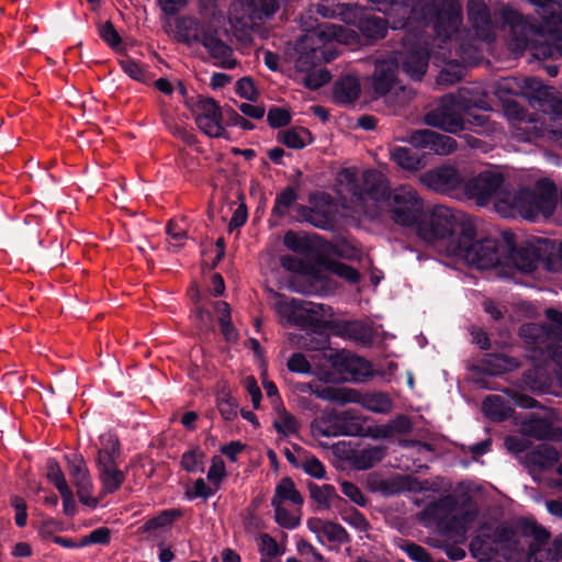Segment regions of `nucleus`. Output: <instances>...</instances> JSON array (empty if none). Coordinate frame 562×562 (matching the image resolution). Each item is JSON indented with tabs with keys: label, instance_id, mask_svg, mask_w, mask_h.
Here are the masks:
<instances>
[{
	"label": "nucleus",
	"instance_id": "nucleus-26",
	"mask_svg": "<svg viewBox=\"0 0 562 562\" xmlns=\"http://www.w3.org/2000/svg\"><path fill=\"white\" fill-rule=\"evenodd\" d=\"M103 458L102 462H97L99 480L102 484L101 495L116 492L125 481V473L119 468L116 460Z\"/></svg>",
	"mask_w": 562,
	"mask_h": 562
},
{
	"label": "nucleus",
	"instance_id": "nucleus-59",
	"mask_svg": "<svg viewBox=\"0 0 562 562\" xmlns=\"http://www.w3.org/2000/svg\"><path fill=\"white\" fill-rule=\"evenodd\" d=\"M204 453L200 449H192L182 456L181 464L189 472L199 470L203 462Z\"/></svg>",
	"mask_w": 562,
	"mask_h": 562
},
{
	"label": "nucleus",
	"instance_id": "nucleus-16",
	"mask_svg": "<svg viewBox=\"0 0 562 562\" xmlns=\"http://www.w3.org/2000/svg\"><path fill=\"white\" fill-rule=\"evenodd\" d=\"M559 415L553 409H542L538 413H529L520 423L522 435L539 440H562V427L558 426Z\"/></svg>",
	"mask_w": 562,
	"mask_h": 562
},
{
	"label": "nucleus",
	"instance_id": "nucleus-56",
	"mask_svg": "<svg viewBox=\"0 0 562 562\" xmlns=\"http://www.w3.org/2000/svg\"><path fill=\"white\" fill-rule=\"evenodd\" d=\"M477 512L475 509H469L463 513L460 518H457L451 528L456 530V533L460 537H464L467 531L471 528L473 521L475 520Z\"/></svg>",
	"mask_w": 562,
	"mask_h": 562
},
{
	"label": "nucleus",
	"instance_id": "nucleus-10",
	"mask_svg": "<svg viewBox=\"0 0 562 562\" xmlns=\"http://www.w3.org/2000/svg\"><path fill=\"white\" fill-rule=\"evenodd\" d=\"M470 106L486 110L488 104L485 98L463 88L457 95L445 97L436 109L426 114L425 121L428 125L448 133H458L464 130L463 113Z\"/></svg>",
	"mask_w": 562,
	"mask_h": 562
},
{
	"label": "nucleus",
	"instance_id": "nucleus-55",
	"mask_svg": "<svg viewBox=\"0 0 562 562\" xmlns=\"http://www.w3.org/2000/svg\"><path fill=\"white\" fill-rule=\"evenodd\" d=\"M217 407L221 415L226 420H232L236 417V404L231 398L229 394L226 392H222L217 396Z\"/></svg>",
	"mask_w": 562,
	"mask_h": 562
},
{
	"label": "nucleus",
	"instance_id": "nucleus-23",
	"mask_svg": "<svg viewBox=\"0 0 562 562\" xmlns=\"http://www.w3.org/2000/svg\"><path fill=\"white\" fill-rule=\"evenodd\" d=\"M468 15L476 36L490 42L495 36L494 26L490 19V11L481 0H471L468 4Z\"/></svg>",
	"mask_w": 562,
	"mask_h": 562
},
{
	"label": "nucleus",
	"instance_id": "nucleus-27",
	"mask_svg": "<svg viewBox=\"0 0 562 562\" xmlns=\"http://www.w3.org/2000/svg\"><path fill=\"white\" fill-rule=\"evenodd\" d=\"M359 4L345 3L342 0H321L316 5V12L323 18H339L345 23L357 21Z\"/></svg>",
	"mask_w": 562,
	"mask_h": 562
},
{
	"label": "nucleus",
	"instance_id": "nucleus-57",
	"mask_svg": "<svg viewBox=\"0 0 562 562\" xmlns=\"http://www.w3.org/2000/svg\"><path fill=\"white\" fill-rule=\"evenodd\" d=\"M411 428H412L411 420L404 415H398L385 426V428L382 430V432H383V436L386 437L393 432H398V434L408 432L411 430Z\"/></svg>",
	"mask_w": 562,
	"mask_h": 562
},
{
	"label": "nucleus",
	"instance_id": "nucleus-11",
	"mask_svg": "<svg viewBox=\"0 0 562 562\" xmlns=\"http://www.w3.org/2000/svg\"><path fill=\"white\" fill-rule=\"evenodd\" d=\"M278 0H236L228 12V22L236 38L240 42L250 41V32L274 16L279 11Z\"/></svg>",
	"mask_w": 562,
	"mask_h": 562
},
{
	"label": "nucleus",
	"instance_id": "nucleus-53",
	"mask_svg": "<svg viewBox=\"0 0 562 562\" xmlns=\"http://www.w3.org/2000/svg\"><path fill=\"white\" fill-rule=\"evenodd\" d=\"M283 243L288 249L294 252H305L308 249L305 237L292 231L285 233Z\"/></svg>",
	"mask_w": 562,
	"mask_h": 562
},
{
	"label": "nucleus",
	"instance_id": "nucleus-37",
	"mask_svg": "<svg viewBox=\"0 0 562 562\" xmlns=\"http://www.w3.org/2000/svg\"><path fill=\"white\" fill-rule=\"evenodd\" d=\"M525 383L533 391L549 392L553 383V378L550 375L548 368L535 366L526 372Z\"/></svg>",
	"mask_w": 562,
	"mask_h": 562
},
{
	"label": "nucleus",
	"instance_id": "nucleus-28",
	"mask_svg": "<svg viewBox=\"0 0 562 562\" xmlns=\"http://www.w3.org/2000/svg\"><path fill=\"white\" fill-rule=\"evenodd\" d=\"M307 528L315 533L321 543L325 541L344 543L348 540V535L340 525L321 518H310Z\"/></svg>",
	"mask_w": 562,
	"mask_h": 562
},
{
	"label": "nucleus",
	"instance_id": "nucleus-29",
	"mask_svg": "<svg viewBox=\"0 0 562 562\" xmlns=\"http://www.w3.org/2000/svg\"><path fill=\"white\" fill-rule=\"evenodd\" d=\"M351 397L353 401L350 403L359 404L363 408L374 414H389L393 409V401L386 393L372 392V393H360L357 390H352Z\"/></svg>",
	"mask_w": 562,
	"mask_h": 562
},
{
	"label": "nucleus",
	"instance_id": "nucleus-3",
	"mask_svg": "<svg viewBox=\"0 0 562 562\" xmlns=\"http://www.w3.org/2000/svg\"><path fill=\"white\" fill-rule=\"evenodd\" d=\"M364 182L372 205H376L374 211L378 215L387 209L394 222L404 226L413 225L420 218L423 201L412 187L401 186L390 192L386 177L378 170H367Z\"/></svg>",
	"mask_w": 562,
	"mask_h": 562
},
{
	"label": "nucleus",
	"instance_id": "nucleus-30",
	"mask_svg": "<svg viewBox=\"0 0 562 562\" xmlns=\"http://www.w3.org/2000/svg\"><path fill=\"white\" fill-rule=\"evenodd\" d=\"M361 93L359 79L352 75L341 77L334 87V99L340 104L355 102Z\"/></svg>",
	"mask_w": 562,
	"mask_h": 562
},
{
	"label": "nucleus",
	"instance_id": "nucleus-33",
	"mask_svg": "<svg viewBox=\"0 0 562 562\" xmlns=\"http://www.w3.org/2000/svg\"><path fill=\"white\" fill-rule=\"evenodd\" d=\"M271 504L292 505L294 507H301L303 504V497L300 492L295 488L293 481L290 477L282 479L277 487L272 497Z\"/></svg>",
	"mask_w": 562,
	"mask_h": 562
},
{
	"label": "nucleus",
	"instance_id": "nucleus-22",
	"mask_svg": "<svg viewBox=\"0 0 562 562\" xmlns=\"http://www.w3.org/2000/svg\"><path fill=\"white\" fill-rule=\"evenodd\" d=\"M364 171L363 173H366ZM338 184L347 192L351 193L357 200L364 204V213L370 217L378 216V212L371 211L372 199L367 193L364 175H362V187L358 184V171L356 168H344L337 175Z\"/></svg>",
	"mask_w": 562,
	"mask_h": 562
},
{
	"label": "nucleus",
	"instance_id": "nucleus-12",
	"mask_svg": "<svg viewBox=\"0 0 562 562\" xmlns=\"http://www.w3.org/2000/svg\"><path fill=\"white\" fill-rule=\"evenodd\" d=\"M505 250L504 243H499L493 238H484L474 241L473 235L468 241H450L448 256L463 260L468 265L481 270L498 268L501 271Z\"/></svg>",
	"mask_w": 562,
	"mask_h": 562
},
{
	"label": "nucleus",
	"instance_id": "nucleus-9",
	"mask_svg": "<svg viewBox=\"0 0 562 562\" xmlns=\"http://www.w3.org/2000/svg\"><path fill=\"white\" fill-rule=\"evenodd\" d=\"M509 204L513 209L510 217L519 215L529 221L547 220L558 206V191L553 182L540 179L532 188L513 192Z\"/></svg>",
	"mask_w": 562,
	"mask_h": 562
},
{
	"label": "nucleus",
	"instance_id": "nucleus-46",
	"mask_svg": "<svg viewBox=\"0 0 562 562\" xmlns=\"http://www.w3.org/2000/svg\"><path fill=\"white\" fill-rule=\"evenodd\" d=\"M119 456V440L112 432H104L100 436V449L97 462H102L103 457H109L111 461L116 460Z\"/></svg>",
	"mask_w": 562,
	"mask_h": 562
},
{
	"label": "nucleus",
	"instance_id": "nucleus-13",
	"mask_svg": "<svg viewBox=\"0 0 562 562\" xmlns=\"http://www.w3.org/2000/svg\"><path fill=\"white\" fill-rule=\"evenodd\" d=\"M273 306L283 324L306 326L318 322L323 316V306L311 302L288 299L273 293Z\"/></svg>",
	"mask_w": 562,
	"mask_h": 562
},
{
	"label": "nucleus",
	"instance_id": "nucleus-45",
	"mask_svg": "<svg viewBox=\"0 0 562 562\" xmlns=\"http://www.w3.org/2000/svg\"><path fill=\"white\" fill-rule=\"evenodd\" d=\"M279 139L290 148L301 149L312 142V136L307 130L301 127L280 132Z\"/></svg>",
	"mask_w": 562,
	"mask_h": 562
},
{
	"label": "nucleus",
	"instance_id": "nucleus-51",
	"mask_svg": "<svg viewBox=\"0 0 562 562\" xmlns=\"http://www.w3.org/2000/svg\"><path fill=\"white\" fill-rule=\"evenodd\" d=\"M488 363L493 367L492 373L498 374L510 371L518 367V361L505 355H496L488 359Z\"/></svg>",
	"mask_w": 562,
	"mask_h": 562
},
{
	"label": "nucleus",
	"instance_id": "nucleus-19",
	"mask_svg": "<svg viewBox=\"0 0 562 562\" xmlns=\"http://www.w3.org/2000/svg\"><path fill=\"white\" fill-rule=\"evenodd\" d=\"M504 247L506 250L503 255L501 274L510 276L514 271L529 273L538 267L539 257L533 248H512L508 244H504Z\"/></svg>",
	"mask_w": 562,
	"mask_h": 562
},
{
	"label": "nucleus",
	"instance_id": "nucleus-2",
	"mask_svg": "<svg viewBox=\"0 0 562 562\" xmlns=\"http://www.w3.org/2000/svg\"><path fill=\"white\" fill-rule=\"evenodd\" d=\"M428 26V21L417 22L414 30H407L403 41L402 50L395 52L390 58L379 59L372 75V89L376 95L393 98L400 92L404 93V87L397 78L398 64L412 79L420 80L426 72L429 57V44L420 32Z\"/></svg>",
	"mask_w": 562,
	"mask_h": 562
},
{
	"label": "nucleus",
	"instance_id": "nucleus-21",
	"mask_svg": "<svg viewBox=\"0 0 562 562\" xmlns=\"http://www.w3.org/2000/svg\"><path fill=\"white\" fill-rule=\"evenodd\" d=\"M411 143L416 147L429 149L438 155H449L457 147V142L451 136L430 130L414 132L411 135Z\"/></svg>",
	"mask_w": 562,
	"mask_h": 562
},
{
	"label": "nucleus",
	"instance_id": "nucleus-5",
	"mask_svg": "<svg viewBox=\"0 0 562 562\" xmlns=\"http://www.w3.org/2000/svg\"><path fill=\"white\" fill-rule=\"evenodd\" d=\"M506 115L510 122V134L519 142L562 139V99H551L542 117L526 119L524 111L515 104L507 106Z\"/></svg>",
	"mask_w": 562,
	"mask_h": 562
},
{
	"label": "nucleus",
	"instance_id": "nucleus-61",
	"mask_svg": "<svg viewBox=\"0 0 562 562\" xmlns=\"http://www.w3.org/2000/svg\"><path fill=\"white\" fill-rule=\"evenodd\" d=\"M226 469L225 463L221 457H213L212 464L207 472V479L210 482L218 485L220 482L225 477Z\"/></svg>",
	"mask_w": 562,
	"mask_h": 562
},
{
	"label": "nucleus",
	"instance_id": "nucleus-54",
	"mask_svg": "<svg viewBox=\"0 0 562 562\" xmlns=\"http://www.w3.org/2000/svg\"><path fill=\"white\" fill-rule=\"evenodd\" d=\"M288 369L291 372L300 373V374H312V367L306 359V357L301 353L296 352L293 353L289 360H288Z\"/></svg>",
	"mask_w": 562,
	"mask_h": 562
},
{
	"label": "nucleus",
	"instance_id": "nucleus-49",
	"mask_svg": "<svg viewBox=\"0 0 562 562\" xmlns=\"http://www.w3.org/2000/svg\"><path fill=\"white\" fill-rule=\"evenodd\" d=\"M326 267H327V270L330 271L331 273H334L351 283H356L360 279V274L356 269H353L345 263H341L339 261H329V262H327Z\"/></svg>",
	"mask_w": 562,
	"mask_h": 562
},
{
	"label": "nucleus",
	"instance_id": "nucleus-15",
	"mask_svg": "<svg viewBox=\"0 0 562 562\" xmlns=\"http://www.w3.org/2000/svg\"><path fill=\"white\" fill-rule=\"evenodd\" d=\"M525 536L529 539V562H559L562 560V535L554 539L552 548L546 549L549 532L535 522L526 524Z\"/></svg>",
	"mask_w": 562,
	"mask_h": 562
},
{
	"label": "nucleus",
	"instance_id": "nucleus-1",
	"mask_svg": "<svg viewBox=\"0 0 562 562\" xmlns=\"http://www.w3.org/2000/svg\"><path fill=\"white\" fill-rule=\"evenodd\" d=\"M436 0H367L380 12L389 16L391 25L395 29L408 27L414 30L417 22L428 21L434 16V31L436 42L442 44L459 45L462 59L465 63H474L477 59L479 48L474 46V53L470 47L459 43L461 40L460 25L462 22L461 4L458 0H442L441 7L435 10Z\"/></svg>",
	"mask_w": 562,
	"mask_h": 562
},
{
	"label": "nucleus",
	"instance_id": "nucleus-6",
	"mask_svg": "<svg viewBox=\"0 0 562 562\" xmlns=\"http://www.w3.org/2000/svg\"><path fill=\"white\" fill-rule=\"evenodd\" d=\"M418 235L448 255L450 241H468L475 235V229L472 221L463 213L439 205L432 210L429 222L419 225Z\"/></svg>",
	"mask_w": 562,
	"mask_h": 562
},
{
	"label": "nucleus",
	"instance_id": "nucleus-36",
	"mask_svg": "<svg viewBox=\"0 0 562 562\" xmlns=\"http://www.w3.org/2000/svg\"><path fill=\"white\" fill-rule=\"evenodd\" d=\"M339 333L341 336L364 346L369 345L373 338V330L371 326L360 321L346 322L341 324Z\"/></svg>",
	"mask_w": 562,
	"mask_h": 562
},
{
	"label": "nucleus",
	"instance_id": "nucleus-48",
	"mask_svg": "<svg viewBox=\"0 0 562 562\" xmlns=\"http://www.w3.org/2000/svg\"><path fill=\"white\" fill-rule=\"evenodd\" d=\"M303 82L310 89H318L330 80L329 72L323 67H315L303 74Z\"/></svg>",
	"mask_w": 562,
	"mask_h": 562
},
{
	"label": "nucleus",
	"instance_id": "nucleus-50",
	"mask_svg": "<svg viewBox=\"0 0 562 562\" xmlns=\"http://www.w3.org/2000/svg\"><path fill=\"white\" fill-rule=\"evenodd\" d=\"M123 71L132 79L145 82L147 80L146 70L135 60L131 58H123L120 60Z\"/></svg>",
	"mask_w": 562,
	"mask_h": 562
},
{
	"label": "nucleus",
	"instance_id": "nucleus-34",
	"mask_svg": "<svg viewBox=\"0 0 562 562\" xmlns=\"http://www.w3.org/2000/svg\"><path fill=\"white\" fill-rule=\"evenodd\" d=\"M499 88L507 90L513 94H533L541 93L542 82L536 77H528L524 79L507 78L499 82Z\"/></svg>",
	"mask_w": 562,
	"mask_h": 562
},
{
	"label": "nucleus",
	"instance_id": "nucleus-58",
	"mask_svg": "<svg viewBox=\"0 0 562 562\" xmlns=\"http://www.w3.org/2000/svg\"><path fill=\"white\" fill-rule=\"evenodd\" d=\"M101 38L112 48L120 49L121 37L111 22H105L99 29Z\"/></svg>",
	"mask_w": 562,
	"mask_h": 562
},
{
	"label": "nucleus",
	"instance_id": "nucleus-47",
	"mask_svg": "<svg viewBox=\"0 0 562 562\" xmlns=\"http://www.w3.org/2000/svg\"><path fill=\"white\" fill-rule=\"evenodd\" d=\"M296 199L297 194L295 190L291 187L285 188L278 194L276 199V203L272 209L273 215L283 216L288 212V210L293 205Z\"/></svg>",
	"mask_w": 562,
	"mask_h": 562
},
{
	"label": "nucleus",
	"instance_id": "nucleus-8",
	"mask_svg": "<svg viewBox=\"0 0 562 562\" xmlns=\"http://www.w3.org/2000/svg\"><path fill=\"white\" fill-rule=\"evenodd\" d=\"M464 194L474 200L477 205L493 203L497 213L510 217L513 209L510 199L513 192L504 175L496 169H487L464 183Z\"/></svg>",
	"mask_w": 562,
	"mask_h": 562
},
{
	"label": "nucleus",
	"instance_id": "nucleus-18",
	"mask_svg": "<svg viewBox=\"0 0 562 562\" xmlns=\"http://www.w3.org/2000/svg\"><path fill=\"white\" fill-rule=\"evenodd\" d=\"M199 128L210 137L224 135L222 114L217 103L210 98H200L193 110Z\"/></svg>",
	"mask_w": 562,
	"mask_h": 562
},
{
	"label": "nucleus",
	"instance_id": "nucleus-43",
	"mask_svg": "<svg viewBox=\"0 0 562 562\" xmlns=\"http://www.w3.org/2000/svg\"><path fill=\"white\" fill-rule=\"evenodd\" d=\"M277 522L286 529H294L300 525V507L292 505L272 504Z\"/></svg>",
	"mask_w": 562,
	"mask_h": 562
},
{
	"label": "nucleus",
	"instance_id": "nucleus-32",
	"mask_svg": "<svg viewBox=\"0 0 562 562\" xmlns=\"http://www.w3.org/2000/svg\"><path fill=\"white\" fill-rule=\"evenodd\" d=\"M273 427L278 434L290 437L297 434L300 423L294 415L285 409L282 403H273Z\"/></svg>",
	"mask_w": 562,
	"mask_h": 562
},
{
	"label": "nucleus",
	"instance_id": "nucleus-20",
	"mask_svg": "<svg viewBox=\"0 0 562 562\" xmlns=\"http://www.w3.org/2000/svg\"><path fill=\"white\" fill-rule=\"evenodd\" d=\"M334 364L341 373L346 374L347 380L352 382H362L372 375L370 362L350 352L337 353Z\"/></svg>",
	"mask_w": 562,
	"mask_h": 562
},
{
	"label": "nucleus",
	"instance_id": "nucleus-25",
	"mask_svg": "<svg viewBox=\"0 0 562 562\" xmlns=\"http://www.w3.org/2000/svg\"><path fill=\"white\" fill-rule=\"evenodd\" d=\"M181 516L179 509H165L157 516L147 519L140 527L139 531L146 536L147 539L156 540L168 532L175 520Z\"/></svg>",
	"mask_w": 562,
	"mask_h": 562
},
{
	"label": "nucleus",
	"instance_id": "nucleus-40",
	"mask_svg": "<svg viewBox=\"0 0 562 562\" xmlns=\"http://www.w3.org/2000/svg\"><path fill=\"white\" fill-rule=\"evenodd\" d=\"M559 458V451L554 447L547 443L540 445L528 456L529 462L540 469H548L553 467L558 462Z\"/></svg>",
	"mask_w": 562,
	"mask_h": 562
},
{
	"label": "nucleus",
	"instance_id": "nucleus-41",
	"mask_svg": "<svg viewBox=\"0 0 562 562\" xmlns=\"http://www.w3.org/2000/svg\"><path fill=\"white\" fill-rule=\"evenodd\" d=\"M482 411L492 420L501 422L510 416L512 409L499 395L487 396L482 404Z\"/></svg>",
	"mask_w": 562,
	"mask_h": 562
},
{
	"label": "nucleus",
	"instance_id": "nucleus-63",
	"mask_svg": "<svg viewBox=\"0 0 562 562\" xmlns=\"http://www.w3.org/2000/svg\"><path fill=\"white\" fill-rule=\"evenodd\" d=\"M257 543L261 554L267 557H276L279 554V548L277 541L267 533H262L258 537Z\"/></svg>",
	"mask_w": 562,
	"mask_h": 562
},
{
	"label": "nucleus",
	"instance_id": "nucleus-35",
	"mask_svg": "<svg viewBox=\"0 0 562 562\" xmlns=\"http://www.w3.org/2000/svg\"><path fill=\"white\" fill-rule=\"evenodd\" d=\"M205 29L206 24H201L196 19L191 16H183L177 22L179 38L189 45L200 43Z\"/></svg>",
	"mask_w": 562,
	"mask_h": 562
},
{
	"label": "nucleus",
	"instance_id": "nucleus-14",
	"mask_svg": "<svg viewBox=\"0 0 562 562\" xmlns=\"http://www.w3.org/2000/svg\"><path fill=\"white\" fill-rule=\"evenodd\" d=\"M221 20L210 21L202 34L200 43L215 60V65L226 69H233L237 66V60L233 57V49L227 44L228 33L225 29L218 27Z\"/></svg>",
	"mask_w": 562,
	"mask_h": 562
},
{
	"label": "nucleus",
	"instance_id": "nucleus-52",
	"mask_svg": "<svg viewBox=\"0 0 562 562\" xmlns=\"http://www.w3.org/2000/svg\"><path fill=\"white\" fill-rule=\"evenodd\" d=\"M47 477L52 483H54L58 491L64 490L67 492V487L69 486L66 482L65 475L61 472L58 463L54 460H49L47 462Z\"/></svg>",
	"mask_w": 562,
	"mask_h": 562
},
{
	"label": "nucleus",
	"instance_id": "nucleus-24",
	"mask_svg": "<svg viewBox=\"0 0 562 562\" xmlns=\"http://www.w3.org/2000/svg\"><path fill=\"white\" fill-rule=\"evenodd\" d=\"M386 16V20L370 14L366 9L362 8V4H359V13L357 15V21L355 22H348V24L356 25L359 31L368 38H382L384 37L387 26L391 25L389 21V16ZM394 30H396L394 27Z\"/></svg>",
	"mask_w": 562,
	"mask_h": 562
},
{
	"label": "nucleus",
	"instance_id": "nucleus-17",
	"mask_svg": "<svg viewBox=\"0 0 562 562\" xmlns=\"http://www.w3.org/2000/svg\"><path fill=\"white\" fill-rule=\"evenodd\" d=\"M420 181L427 188L442 193H464V181L453 167L445 166L428 170L422 175Z\"/></svg>",
	"mask_w": 562,
	"mask_h": 562
},
{
	"label": "nucleus",
	"instance_id": "nucleus-38",
	"mask_svg": "<svg viewBox=\"0 0 562 562\" xmlns=\"http://www.w3.org/2000/svg\"><path fill=\"white\" fill-rule=\"evenodd\" d=\"M470 551L473 558L480 561L490 560L493 552L498 551V546L490 535L482 532L472 539Z\"/></svg>",
	"mask_w": 562,
	"mask_h": 562
},
{
	"label": "nucleus",
	"instance_id": "nucleus-4",
	"mask_svg": "<svg viewBox=\"0 0 562 562\" xmlns=\"http://www.w3.org/2000/svg\"><path fill=\"white\" fill-rule=\"evenodd\" d=\"M304 26L306 33L296 44L299 56L295 68L301 74L308 72L323 61L333 60L337 55L335 43L350 44L353 38L351 32L333 23L313 27L304 22Z\"/></svg>",
	"mask_w": 562,
	"mask_h": 562
},
{
	"label": "nucleus",
	"instance_id": "nucleus-44",
	"mask_svg": "<svg viewBox=\"0 0 562 562\" xmlns=\"http://www.w3.org/2000/svg\"><path fill=\"white\" fill-rule=\"evenodd\" d=\"M352 390L353 389L351 387L318 386V389L315 390V396L321 400L337 403L339 405H346L353 401L351 397Z\"/></svg>",
	"mask_w": 562,
	"mask_h": 562
},
{
	"label": "nucleus",
	"instance_id": "nucleus-39",
	"mask_svg": "<svg viewBox=\"0 0 562 562\" xmlns=\"http://www.w3.org/2000/svg\"><path fill=\"white\" fill-rule=\"evenodd\" d=\"M390 155L392 160L402 169L415 171L424 167L422 158L411 148L394 147Z\"/></svg>",
	"mask_w": 562,
	"mask_h": 562
},
{
	"label": "nucleus",
	"instance_id": "nucleus-62",
	"mask_svg": "<svg viewBox=\"0 0 562 562\" xmlns=\"http://www.w3.org/2000/svg\"><path fill=\"white\" fill-rule=\"evenodd\" d=\"M290 113L282 108H272L269 110L267 120L272 127L284 126L290 122Z\"/></svg>",
	"mask_w": 562,
	"mask_h": 562
},
{
	"label": "nucleus",
	"instance_id": "nucleus-42",
	"mask_svg": "<svg viewBox=\"0 0 562 562\" xmlns=\"http://www.w3.org/2000/svg\"><path fill=\"white\" fill-rule=\"evenodd\" d=\"M71 479L77 487V494L80 502L87 506L95 507L98 505V498L93 497L91 494L93 484L89 470Z\"/></svg>",
	"mask_w": 562,
	"mask_h": 562
},
{
	"label": "nucleus",
	"instance_id": "nucleus-7",
	"mask_svg": "<svg viewBox=\"0 0 562 562\" xmlns=\"http://www.w3.org/2000/svg\"><path fill=\"white\" fill-rule=\"evenodd\" d=\"M554 328L540 324H524L519 334L524 341L532 348L533 360L550 358L557 366V380L562 386V312L549 308L546 312Z\"/></svg>",
	"mask_w": 562,
	"mask_h": 562
},
{
	"label": "nucleus",
	"instance_id": "nucleus-64",
	"mask_svg": "<svg viewBox=\"0 0 562 562\" xmlns=\"http://www.w3.org/2000/svg\"><path fill=\"white\" fill-rule=\"evenodd\" d=\"M303 469L315 479H323L326 473L324 464L315 457H307L304 460Z\"/></svg>",
	"mask_w": 562,
	"mask_h": 562
},
{
	"label": "nucleus",
	"instance_id": "nucleus-60",
	"mask_svg": "<svg viewBox=\"0 0 562 562\" xmlns=\"http://www.w3.org/2000/svg\"><path fill=\"white\" fill-rule=\"evenodd\" d=\"M110 540V530L105 527H100L92 530L88 536L83 537L79 546L88 544H105Z\"/></svg>",
	"mask_w": 562,
	"mask_h": 562
},
{
	"label": "nucleus",
	"instance_id": "nucleus-31",
	"mask_svg": "<svg viewBox=\"0 0 562 562\" xmlns=\"http://www.w3.org/2000/svg\"><path fill=\"white\" fill-rule=\"evenodd\" d=\"M386 449L383 446H369L353 450L349 457L352 465L358 470H367L380 462L385 456Z\"/></svg>",
	"mask_w": 562,
	"mask_h": 562
}]
</instances>
